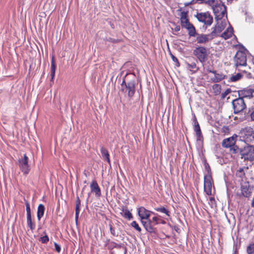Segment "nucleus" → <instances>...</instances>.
I'll list each match as a JSON object with an SVG mask.
<instances>
[{
    "instance_id": "29",
    "label": "nucleus",
    "mask_w": 254,
    "mask_h": 254,
    "mask_svg": "<svg viewBox=\"0 0 254 254\" xmlns=\"http://www.w3.org/2000/svg\"><path fill=\"white\" fill-rule=\"evenodd\" d=\"M243 74L242 72H238L236 75H232L230 78V81L232 82H236L242 78Z\"/></svg>"
},
{
    "instance_id": "16",
    "label": "nucleus",
    "mask_w": 254,
    "mask_h": 254,
    "mask_svg": "<svg viewBox=\"0 0 254 254\" xmlns=\"http://www.w3.org/2000/svg\"><path fill=\"white\" fill-rule=\"evenodd\" d=\"M90 188L91 192L94 193L96 196L100 197L101 195V189L96 180L92 181Z\"/></svg>"
},
{
    "instance_id": "18",
    "label": "nucleus",
    "mask_w": 254,
    "mask_h": 254,
    "mask_svg": "<svg viewBox=\"0 0 254 254\" xmlns=\"http://www.w3.org/2000/svg\"><path fill=\"white\" fill-rule=\"evenodd\" d=\"M101 153L102 154L103 159L106 160L108 163L111 165V161L110 159V155L109 152L107 149L104 148L103 146L101 147L100 149Z\"/></svg>"
},
{
    "instance_id": "53",
    "label": "nucleus",
    "mask_w": 254,
    "mask_h": 254,
    "mask_svg": "<svg viewBox=\"0 0 254 254\" xmlns=\"http://www.w3.org/2000/svg\"><path fill=\"white\" fill-rule=\"evenodd\" d=\"M152 219L154 226L159 224V219L157 217L154 216L152 218Z\"/></svg>"
},
{
    "instance_id": "40",
    "label": "nucleus",
    "mask_w": 254,
    "mask_h": 254,
    "mask_svg": "<svg viewBox=\"0 0 254 254\" xmlns=\"http://www.w3.org/2000/svg\"><path fill=\"white\" fill-rule=\"evenodd\" d=\"M248 254H253L254 253V246L250 244L247 248Z\"/></svg>"
},
{
    "instance_id": "42",
    "label": "nucleus",
    "mask_w": 254,
    "mask_h": 254,
    "mask_svg": "<svg viewBox=\"0 0 254 254\" xmlns=\"http://www.w3.org/2000/svg\"><path fill=\"white\" fill-rule=\"evenodd\" d=\"M245 174L244 173V169L243 168H240L237 171L236 175L240 177H243L245 176Z\"/></svg>"
},
{
    "instance_id": "62",
    "label": "nucleus",
    "mask_w": 254,
    "mask_h": 254,
    "mask_svg": "<svg viewBox=\"0 0 254 254\" xmlns=\"http://www.w3.org/2000/svg\"><path fill=\"white\" fill-rule=\"evenodd\" d=\"M239 72H242V74H243V76L247 72V71H246L245 70H241L240 69V71H238Z\"/></svg>"
},
{
    "instance_id": "7",
    "label": "nucleus",
    "mask_w": 254,
    "mask_h": 254,
    "mask_svg": "<svg viewBox=\"0 0 254 254\" xmlns=\"http://www.w3.org/2000/svg\"><path fill=\"white\" fill-rule=\"evenodd\" d=\"M235 66L236 70L240 71L239 66H246L247 64L245 53L238 51L235 55Z\"/></svg>"
},
{
    "instance_id": "14",
    "label": "nucleus",
    "mask_w": 254,
    "mask_h": 254,
    "mask_svg": "<svg viewBox=\"0 0 254 254\" xmlns=\"http://www.w3.org/2000/svg\"><path fill=\"white\" fill-rule=\"evenodd\" d=\"M137 212L140 218L147 219L150 217L151 211L146 209L143 206H140L137 208Z\"/></svg>"
},
{
    "instance_id": "1",
    "label": "nucleus",
    "mask_w": 254,
    "mask_h": 254,
    "mask_svg": "<svg viewBox=\"0 0 254 254\" xmlns=\"http://www.w3.org/2000/svg\"><path fill=\"white\" fill-rule=\"evenodd\" d=\"M135 75L131 73H127L123 77L121 84V90L127 93L129 97H132L135 93Z\"/></svg>"
},
{
    "instance_id": "64",
    "label": "nucleus",
    "mask_w": 254,
    "mask_h": 254,
    "mask_svg": "<svg viewBox=\"0 0 254 254\" xmlns=\"http://www.w3.org/2000/svg\"><path fill=\"white\" fill-rule=\"evenodd\" d=\"M251 206L252 207L254 208V197H253V200L252 202V204H251Z\"/></svg>"
},
{
    "instance_id": "15",
    "label": "nucleus",
    "mask_w": 254,
    "mask_h": 254,
    "mask_svg": "<svg viewBox=\"0 0 254 254\" xmlns=\"http://www.w3.org/2000/svg\"><path fill=\"white\" fill-rule=\"evenodd\" d=\"M196 38V41L198 44H205L208 42L212 37V35L210 34H198Z\"/></svg>"
},
{
    "instance_id": "57",
    "label": "nucleus",
    "mask_w": 254,
    "mask_h": 254,
    "mask_svg": "<svg viewBox=\"0 0 254 254\" xmlns=\"http://www.w3.org/2000/svg\"><path fill=\"white\" fill-rule=\"evenodd\" d=\"M206 71L209 73H216V70H213L210 66L206 67Z\"/></svg>"
},
{
    "instance_id": "28",
    "label": "nucleus",
    "mask_w": 254,
    "mask_h": 254,
    "mask_svg": "<svg viewBox=\"0 0 254 254\" xmlns=\"http://www.w3.org/2000/svg\"><path fill=\"white\" fill-rule=\"evenodd\" d=\"M226 14L227 8L226 7L223 9H222V10L220 12V13L219 14L216 15V16L215 17V19L216 21L221 20L223 17H224V16Z\"/></svg>"
},
{
    "instance_id": "33",
    "label": "nucleus",
    "mask_w": 254,
    "mask_h": 254,
    "mask_svg": "<svg viewBox=\"0 0 254 254\" xmlns=\"http://www.w3.org/2000/svg\"><path fill=\"white\" fill-rule=\"evenodd\" d=\"M187 67L190 70L191 69L195 68V70L193 71V73H195L199 70V67L196 66V64L194 62H192L191 63H187Z\"/></svg>"
},
{
    "instance_id": "34",
    "label": "nucleus",
    "mask_w": 254,
    "mask_h": 254,
    "mask_svg": "<svg viewBox=\"0 0 254 254\" xmlns=\"http://www.w3.org/2000/svg\"><path fill=\"white\" fill-rule=\"evenodd\" d=\"M181 26L183 28H185L186 29H188L190 27L193 25L192 24H191L190 21L189 19H186L184 21H182L181 22Z\"/></svg>"
},
{
    "instance_id": "41",
    "label": "nucleus",
    "mask_w": 254,
    "mask_h": 254,
    "mask_svg": "<svg viewBox=\"0 0 254 254\" xmlns=\"http://www.w3.org/2000/svg\"><path fill=\"white\" fill-rule=\"evenodd\" d=\"M81 205V201L78 195L76 196V205L75 210L80 211V206Z\"/></svg>"
},
{
    "instance_id": "22",
    "label": "nucleus",
    "mask_w": 254,
    "mask_h": 254,
    "mask_svg": "<svg viewBox=\"0 0 254 254\" xmlns=\"http://www.w3.org/2000/svg\"><path fill=\"white\" fill-rule=\"evenodd\" d=\"M45 210V207L44 204H40L38 205L37 212V216L38 220L40 221L41 218L43 216L44 214Z\"/></svg>"
},
{
    "instance_id": "26",
    "label": "nucleus",
    "mask_w": 254,
    "mask_h": 254,
    "mask_svg": "<svg viewBox=\"0 0 254 254\" xmlns=\"http://www.w3.org/2000/svg\"><path fill=\"white\" fill-rule=\"evenodd\" d=\"M154 209L158 212H160L162 213L165 214L167 216H170V211L164 206H161L158 207H156Z\"/></svg>"
},
{
    "instance_id": "56",
    "label": "nucleus",
    "mask_w": 254,
    "mask_h": 254,
    "mask_svg": "<svg viewBox=\"0 0 254 254\" xmlns=\"http://www.w3.org/2000/svg\"><path fill=\"white\" fill-rule=\"evenodd\" d=\"M79 212L80 211L75 210V221L76 224H77Z\"/></svg>"
},
{
    "instance_id": "46",
    "label": "nucleus",
    "mask_w": 254,
    "mask_h": 254,
    "mask_svg": "<svg viewBox=\"0 0 254 254\" xmlns=\"http://www.w3.org/2000/svg\"><path fill=\"white\" fill-rule=\"evenodd\" d=\"M203 141H201V140L197 141L196 140V148L198 149H201L202 148V147H203Z\"/></svg>"
},
{
    "instance_id": "5",
    "label": "nucleus",
    "mask_w": 254,
    "mask_h": 254,
    "mask_svg": "<svg viewBox=\"0 0 254 254\" xmlns=\"http://www.w3.org/2000/svg\"><path fill=\"white\" fill-rule=\"evenodd\" d=\"M195 17L199 22L204 24L205 26L204 25L203 28L205 29H206L207 26H210L213 23V17L208 11L197 13Z\"/></svg>"
},
{
    "instance_id": "13",
    "label": "nucleus",
    "mask_w": 254,
    "mask_h": 254,
    "mask_svg": "<svg viewBox=\"0 0 254 254\" xmlns=\"http://www.w3.org/2000/svg\"><path fill=\"white\" fill-rule=\"evenodd\" d=\"M224 27L222 24V21H221V23H219V21H217L216 24L212 28V30L210 33L212 37L210 39H212L214 37L219 36V34L223 30Z\"/></svg>"
},
{
    "instance_id": "49",
    "label": "nucleus",
    "mask_w": 254,
    "mask_h": 254,
    "mask_svg": "<svg viewBox=\"0 0 254 254\" xmlns=\"http://www.w3.org/2000/svg\"><path fill=\"white\" fill-rule=\"evenodd\" d=\"M249 113H250L251 120L254 121V108H252L251 109H250Z\"/></svg>"
},
{
    "instance_id": "61",
    "label": "nucleus",
    "mask_w": 254,
    "mask_h": 254,
    "mask_svg": "<svg viewBox=\"0 0 254 254\" xmlns=\"http://www.w3.org/2000/svg\"><path fill=\"white\" fill-rule=\"evenodd\" d=\"M213 89H217V88H218L219 89H220V86L219 84H216L213 86Z\"/></svg>"
},
{
    "instance_id": "38",
    "label": "nucleus",
    "mask_w": 254,
    "mask_h": 254,
    "mask_svg": "<svg viewBox=\"0 0 254 254\" xmlns=\"http://www.w3.org/2000/svg\"><path fill=\"white\" fill-rule=\"evenodd\" d=\"M39 241L42 244H47L49 241L48 236L46 234L45 235L40 238Z\"/></svg>"
},
{
    "instance_id": "63",
    "label": "nucleus",
    "mask_w": 254,
    "mask_h": 254,
    "mask_svg": "<svg viewBox=\"0 0 254 254\" xmlns=\"http://www.w3.org/2000/svg\"><path fill=\"white\" fill-rule=\"evenodd\" d=\"M111 241H110V239H107L105 242L106 243V245L107 246L108 244L109 245V244L111 242Z\"/></svg>"
},
{
    "instance_id": "44",
    "label": "nucleus",
    "mask_w": 254,
    "mask_h": 254,
    "mask_svg": "<svg viewBox=\"0 0 254 254\" xmlns=\"http://www.w3.org/2000/svg\"><path fill=\"white\" fill-rule=\"evenodd\" d=\"M170 55H171V58H172L173 61L175 63L176 66L177 67L179 66L180 65V63H179V60H178V59L174 55H173L171 53L170 54Z\"/></svg>"
},
{
    "instance_id": "36",
    "label": "nucleus",
    "mask_w": 254,
    "mask_h": 254,
    "mask_svg": "<svg viewBox=\"0 0 254 254\" xmlns=\"http://www.w3.org/2000/svg\"><path fill=\"white\" fill-rule=\"evenodd\" d=\"M188 11L183 10L181 12L180 16H181V22L182 21H184L186 19H189L188 18Z\"/></svg>"
},
{
    "instance_id": "60",
    "label": "nucleus",
    "mask_w": 254,
    "mask_h": 254,
    "mask_svg": "<svg viewBox=\"0 0 254 254\" xmlns=\"http://www.w3.org/2000/svg\"><path fill=\"white\" fill-rule=\"evenodd\" d=\"M245 75L246 77L250 79V78H252V74L250 72H247Z\"/></svg>"
},
{
    "instance_id": "31",
    "label": "nucleus",
    "mask_w": 254,
    "mask_h": 254,
    "mask_svg": "<svg viewBox=\"0 0 254 254\" xmlns=\"http://www.w3.org/2000/svg\"><path fill=\"white\" fill-rule=\"evenodd\" d=\"M189 32V35L190 37H195L197 34L196 33V30L194 26L192 25L188 29H187Z\"/></svg>"
},
{
    "instance_id": "45",
    "label": "nucleus",
    "mask_w": 254,
    "mask_h": 254,
    "mask_svg": "<svg viewBox=\"0 0 254 254\" xmlns=\"http://www.w3.org/2000/svg\"><path fill=\"white\" fill-rule=\"evenodd\" d=\"M231 89L230 88L227 89L224 92L221 94V98L224 99L227 95L230 93Z\"/></svg>"
},
{
    "instance_id": "32",
    "label": "nucleus",
    "mask_w": 254,
    "mask_h": 254,
    "mask_svg": "<svg viewBox=\"0 0 254 254\" xmlns=\"http://www.w3.org/2000/svg\"><path fill=\"white\" fill-rule=\"evenodd\" d=\"M189 32V35L190 37H195L197 34L196 33V30L194 26L192 25L188 29H187Z\"/></svg>"
},
{
    "instance_id": "23",
    "label": "nucleus",
    "mask_w": 254,
    "mask_h": 254,
    "mask_svg": "<svg viewBox=\"0 0 254 254\" xmlns=\"http://www.w3.org/2000/svg\"><path fill=\"white\" fill-rule=\"evenodd\" d=\"M146 220L147 225L151 227L149 230V233L156 234L157 233V229L154 227L152 219L151 220L150 217H148Z\"/></svg>"
},
{
    "instance_id": "58",
    "label": "nucleus",
    "mask_w": 254,
    "mask_h": 254,
    "mask_svg": "<svg viewBox=\"0 0 254 254\" xmlns=\"http://www.w3.org/2000/svg\"><path fill=\"white\" fill-rule=\"evenodd\" d=\"M197 1L196 0H192L191 1H190V2H188V3H185V6H188L190 4H194V3H196Z\"/></svg>"
},
{
    "instance_id": "11",
    "label": "nucleus",
    "mask_w": 254,
    "mask_h": 254,
    "mask_svg": "<svg viewBox=\"0 0 254 254\" xmlns=\"http://www.w3.org/2000/svg\"><path fill=\"white\" fill-rule=\"evenodd\" d=\"M213 185V179L212 177L204 176V191L208 195L212 194V188Z\"/></svg>"
},
{
    "instance_id": "27",
    "label": "nucleus",
    "mask_w": 254,
    "mask_h": 254,
    "mask_svg": "<svg viewBox=\"0 0 254 254\" xmlns=\"http://www.w3.org/2000/svg\"><path fill=\"white\" fill-rule=\"evenodd\" d=\"M215 74V77L212 79V80L214 82H219L223 79H224L225 76L222 73H218L216 71V73H214Z\"/></svg>"
},
{
    "instance_id": "6",
    "label": "nucleus",
    "mask_w": 254,
    "mask_h": 254,
    "mask_svg": "<svg viewBox=\"0 0 254 254\" xmlns=\"http://www.w3.org/2000/svg\"><path fill=\"white\" fill-rule=\"evenodd\" d=\"M193 54L202 64L206 62L208 57L207 51L206 48L202 46L196 47L193 51Z\"/></svg>"
},
{
    "instance_id": "51",
    "label": "nucleus",
    "mask_w": 254,
    "mask_h": 254,
    "mask_svg": "<svg viewBox=\"0 0 254 254\" xmlns=\"http://www.w3.org/2000/svg\"><path fill=\"white\" fill-rule=\"evenodd\" d=\"M196 140L197 141H199V140L203 141V135H202L201 132L196 133Z\"/></svg>"
},
{
    "instance_id": "20",
    "label": "nucleus",
    "mask_w": 254,
    "mask_h": 254,
    "mask_svg": "<svg viewBox=\"0 0 254 254\" xmlns=\"http://www.w3.org/2000/svg\"><path fill=\"white\" fill-rule=\"evenodd\" d=\"M233 28L230 26L222 34L221 37L225 40L231 37L233 34Z\"/></svg>"
},
{
    "instance_id": "39",
    "label": "nucleus",
    "mask_w": 254,
    "mask_h": 254,
    "mask_svg": "<svg viewBox=\"0 0 254 254\" xmlns=\"http://www.w3.org/2000/svg\"><path fill=\"white\" fill-rule=\"evenodd\" d=\"M25 205L26 210V216H31L30 205L27 201H26L25 202Z\"/></svg>"
},
{
    "instance_id": "4",
    "label": "nucleus",
    "mask_w": 254,
    "mask_h": 254,
    "mask_svg": "<svg viewBox=\"0 0 254 254\" xmlns=\"http://www.w3.org/2000/svg\"><path fill=\"white\" fill-rule=\"evenodd\" d=\"M238 137L237 134H234L232 136L224 139L222 141V146L224 148H229L230 152L236 154L239 149V147L235 144Z\"/></svg>"
},
{
    "instance_id": "35",
    "label": "nucleus",
    "mask_w": 254,
    "mask_h": 254,
    "mask_svg": "<svg viewBox=\"0 0 254 254\" xmlns=\"http://www.w3.org/2000/svg\"><path fill=\"white\" fill-rule=\"evenodd\" d=\"M140 222L142 224V225H143V226L144 228V229H145V230L147 232L149 233V230L151 227H149V226L147 225V222L146 221V219L140 218Z\"/></svg>"
},
{
    "instance_id": "50",
    "label": "nucleus",
    "mask_w": 254,
    "mask_h": 254,
    "mask_svg": "<svg viewBox=\"0 0 254 254\" xmlns=\"http://www.w3.org/2000/svg\"><path fill=\"white\" fill-rule=\"evenodd\" d=\"M116 243H115L113 241H111L109 245L108 246V249L110 250H112L114 248H116Z\"/></svg>"
},
{
    "instance_id": "55",
    "label": "nucleus",
    "mask_w": 254,
    "mask_h": 254,
    "mask_svg": "<svg viewBox=\"0 0 254 254\" xmlns=\"http://www.w3.org/2000/svg\"><path fill=\"white\" fill-rule=\"evenodd\" d=\"M227 199L228 202H229L231 201V198L232 197V195L230 192L229 190L228 189H227Z\"/></svg>"
},
{
    "instance_id": "54",
    "label": "nucleus",
    "mask_w": 254,
    "mask_h": 254,
    "mask_svg": "<svg viewBox=\"0 0 254 254\" xmlns=\"http://www.w3.org/2000/svg\"><path fill=\"white\" fill-rule=\"evenodd\" d=\"M206 2L208 4H209V5L212 6V8L216 4H215V0H208Z\"/></svg>"
},
{
    "instance_id": "10",
    "label": "nucleus",
    "mask_w": 254,
    "mask_h": 254,
    "mask_svg": "<svg viewBox=\"0 0 254 254\" xmlns=\"http://www.w3.org/2000/svg\"><path fill=\"white\" fill-rule=\"evenodd\" d=\"M234 113L238 114L246 108V105L244 99L240 96L232 101Z\"/></svg>"
},
{
    "instance_id": "3",
    "label": "nucleus",
    "mask_w": 254,
    "mask_h": 254,
    "mask_svg": "<svg viewBox=\"0 0 254 254\" xmlns=\"http://www.w3.org/2000/svg\"><path fill=\"white\" fill-rule=\"evenodd\" d=\"M238 136L240 140L248 144L254 140V129L251 127H246L240 130Z\"/></svg>"
},
{
    "instance_id": "9",
    "label": "nucleus",
    "mask_w": 254,
    "mask_h": 254,
    "mask_svg": "<svg viewBox=\"0 0 254 254\" xmlns=\"http://www.w3.org/2000/svg\"><path fill=\"white\" fill-rule=\"evenodd\" d=\"M29 158L26 154H24L23 157L18 160V165L20 170L23 175H27L30 170V167L28 164Z\"/></svg>"
},
{
    "instance_id": "24",
    "label": "nucleus",
    "mask_w": 254,
    "mask_h": 254,
    "mask_svg": "<svg viewBox=\"0 0 254 254\" xmlns=\"http://www.w3.org/2000/svg\"><path fill=\"white\" fill-rule=\"evenodd\" d=\"M27 225L30 230L33 231L36 227V225L34 221L32 219V216H27Z\"/></svg>"
},
{
    "instance_id": "52",
    "label": "nucleus",
    "mask_w": 254,
    "mask_h": 254,
    "mask_svg": "<svg viewBox=\"0 0 254 254\" xmlns=\"http://www.w3.org/2000/svg\"><path fill=\"white\" fill-rule=\"evenodd\" d=\"M54 246H55V250L57 252L60 253L61 251V246L58 243H57L56 242L54 243Z\"/></svg>"
},
{
    "instance_id": "30",
    "label": "nucleus",
    "mask_w": 254,
    "mask_h": 254,
    "mask_svg": "<svg viewBox=\"0 0 254 254\" xmlns=\"http://www.w3.org/2000/svg\"><path fill=\"white\" fill-rule=\"evenodd\" d=\"M194 124V127L193 129L194 131L195 132V133H198L201 132V129L200 127V126L199 125V124L198 122L197 121L196 118L194 116V119H193Z\"/></svg>"
},
{
    "instance_id": "2",
    "label": "nucleus",
    "mask_w": 254,
    "mask_h": 254,
    "mask_svg": "<svg viewBox=\"0 0 254 254\" xmlns=\"http://www.w3.org/2000/svg\"><path fill=\"white\" fill-rule=\"evenodd\" d=\"M240 158L245 162H252L254 161V146L247 144L246 146L239 148L238 150Z\"/></svg>"
},
{
    "instance_id": "12",
    "label": "nucleus",
    "mask_w": 254,
    "mask_h": 254,
    "mask_svg": "<svg viewBox=\"0 0 254 254\" xmlns=\"http://www.w3.org/2000/svg\"><path fill=\"white\" fill-rule=\"evenodd\" d=\"M254 93V88H245L243 90L238 91L239 96L243 99L245 98L250 99L253 97Z\"/></svg>"
},
{
    "instance_id": "17",
    "label": "nucleus",
    "mask_w": 254,
    "mask_h": 254,
    "mask_svg": "<svg viewBox=\"0 0 254 254\" xmlns=\"http://www.w3.org/2000/svg\"><path fill=\"white\" fill-rule=\"evenodd\" d=\"M226 5L224 3H217L213 7V11L215 17L216 15L219 14L220 12L226 7Z\"/></svg>"
},
{
    "instance_id": "48",
    "label": "nucleus",
    "mask_w": 254,
    "mask_h": 254,
    "mask_svg": "<svg viewBox=\"0 0 254 254\" xmlns=\"http://www.w3.org/2000/svg\"><path fill=\"white\" fill-rule=\"evenodd\" d=\"M110 230L111 234L114 236H118V234H116L115 232V229L114 228L112 227L111 225H110Z\"/></svg>"
},
{
    "instance_id": "21",
    "label": "nucleus",
    "mask_w": 254,
    "mask_h": 254,
    "mask_svg": "<svg viewBox=\"0 0 254 254\" xmlns=\"http://www.w3.org/2000/svg\"><path fill=\"white\" fill-rule=\"evenodd\" d=\"M56 69V64L55 61L54 56H53L51 60V81H53L54 78L55 76V72Z\"/></svg>"
},
{
    "instance_id": "25",
    "label": "nucleus",
    "mask_w": 254,
    "mask_h": 254,
    "mask_svg": "<svg viewBox=\"0 0 254 254\" xmlns=\"http://www.w3.org/2000/svg\"><path fill=\"white\" fill-rule=\"evenodd\" d=\"M203 164L205 168V171L206 172L204 175V176L212 177V172L210 167L205 159L203 161Z\"/></svg>"
},
{
    "instance_id": "37",
    "label": "nucleus",
    "mask_w": 254,
    "mask_h": 254,
    "mask_svg": "<svg viewBox=\"0 0 254 254\" xmlns=\"http://www.w3.org/2000/svg\"><path fill=\"white\" fill-rule=\"evenodd\" d=\"M130 226L134 228L136 231L140 232L141 231V229L137 224V223L135 221H132L130 223Z\"/></svg>"
},
{
    "instance_id": "59",
    "label": "nucleus",
    "mask_w": 254,
    "mask_h": 254,
    "mask_svg": "<svg viewBox=\"0 0 254 254\" xmlns=\"http://www.w3.org/2000/svg\"><path fill=\"white\" fill-rule=\"evenodd\" d=\"M180 25H175L174 28V31L175 32H178L180 30Z\"/></svg>"
},
{
    "instance_id": "8",
    "label": "nucleus",
    "mask_w": 254,
    "mask_h": 254,
    "mask_svg": "<svg viewBox=\"0 0 254 254\" xmlns=\"http://www.w3.org/2000/svg\"><path fill=\"white\" fill-rule=\"evenodd\" d=\"M253 187H252L249 182H244L241 184V192L237 193V195L240 197L242 196L249 198L252 193Z\"/></svg>"
},
{
    "instance_id": "43",
    "label": "nucleus",
    "mask_w": 254,
    "mask_h": 254,
    "mask_svg": "<svg viewBox=\"0 0 254 254\" xmlns=\"http://www.w3.org/2000/svg\"><path fill=\"white\" fill-rule=\"evenodd\" d=\"M208 203L211 208H213L214 206H216V202L214 197H209Z\"/></svg>"
},
{
    "instance_id": "47",
    "label": "nucleus",
    "mask_w": 254,
    "mask_h": 254,
    "mask_svg": "<svg viewBox=\"0 0 254 254\" xmlns=\"http://www.w3.org/2000/svg\"><path fill=\"white\" fill-rule=\"evenodd\" d=\"M122 247H123V248L124 249V254H126L127 252V248L126 247H123V244H118L116 243V248L120 249Z\"/></svg>"
},
{
    "instance_id": "19",
    "label": "nucleus",
    "mask_w": 254,
    "mask_h": 254,
    "mask_svg": "<svg viewBox=\"0 0 254 254\" xmlns=\"http://www.w3.org/2000/svg\"><path fill=\"white\" fill-rule=\"evenodd\" d=\"M122 212H121V215L123 216L124 218L130 220L133 218V216L132 213L129 211V210L123 206L122 208Z\"/></svg>"
}]
</instances>
